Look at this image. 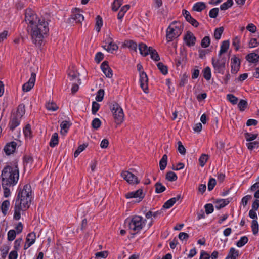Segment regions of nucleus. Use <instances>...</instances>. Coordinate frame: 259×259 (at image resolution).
Segmentation results:
<instances>
[{"instance_id": "obj_1", "label": "nucleus", "mask_w": 259, "mask_h": 259, "mask_svg": "<svg viewBox=\"0 0 259 259\" xmlns=\"http://www.w3.org/2000/svg\"><path fill=\"white\" fill-rule=\"evenodd\" d=\"M25 21L30 29V35L32 42L36 46H40L44 37L49 32L48 23L44 19L41 20L31 9H28L25 12Z\"/></svg>"}, {"instance_id": "obj_2", "label": "nucleus", "mask_w": 259, "mask_h": 259, "mask_svg": "<svg viewBox=\"0 0 259 259\" xmlns=\"http://www.w3.org/2000/svg\"><path fill=\"white\" fill-rule=\"evenodd\" d=\"M2 185L14 186L18 182L19 178V169L15 164L5 166L1 174Z\"/></svg>"}, {"instance_id": "obj_3", "label": "nucleus", "mask_w": 259, "mask_h": 259, "mask_svg": "<svg viewBox=\"0 0 259 259\" xmlns=\"http://www.w3.org/2000/svg\"><path fill=\"white\" fill-rule=\"evenodd\" d=\"M32 190L30 185L26 184L20 189L16 200V203L22 206L24 209H28L31 201Z\"/></svg>"}, {"instance_id": "obj_4", "label": "nucleus", "mask_w": 259, "mask_h": 259, "mask_svg": "<svg viewBox=\"0 0 259 259\" xmlns=\"http://www.w3.org/2000/svg\"><path fill=\"white\" fill-rule=\"evenodd\" d=\"M125 223L128 225L130 229L138 232L145 226L146 220H144L142 217L135 215L132 219H126Z\"/></svg>"}, {"instance_id": "obj_5", "label": "nucleus", "mask_w": 259, "mask_h": 259, "mask_svg": "<svg viewBox=\"0 0 259 259\" xmlns=\"http://www.w3.org/2000/svg\"><path fill=\"white\" fill-rule=\"evenodd\" d=\"M181 25L176 23H171L166 30V40L170 42L178 38L182 33Z\"/></svg>"}, {"instance_id": "obj_6", "label": "nucleus", "mask_w": 259, "mask_h": 259, "mask_svg": "<svg viewBox=\"0 0 259 259\" xmlns=\"http://www.w3.org/2000/svg\"><path fill=\"white\" fill-rule=\"evenodd\" d=\"M227 59L225 56H219L218 58H212V64L214 73L223 74L225 68Z\"/></svg>"}, {"instance_id": "obj_7", "label": "nucleus", "mask_w": 259, "mask_h": 259, "mask_svg": "<svg viewBox=\"0 0 259 259\" xmlns=\"http://www.w3.org/2000/svg\"><path fill=\"white\" fill-rule=\"evenodd\" d=\"M110 109L114 116L115 122L120 124L124 120V115L123 109L117 103H114L110 106Z\"/></svg>"}, {"instance_id": "obj_8", "label": "nucleus", "mask_w": 259, "mask_h": 259, "mask_svg": "<svg viewBox=\"0 0 259 259\" xmlns=\"http://www.w3.org/2000/svg\"><path fill=\"white\" fill-rule=\"evenodd\" d=\"M121 176L129 184H135L139 182L137 177L128 171H122Z\"/></svg>"}, {"instance_id": "obj_9", "label": "nucleus", "mask_w": 259, "mask_h": 259, "mask_svg": "<svg viewBox=\"0 0 259 259\" xmlns=\"http://www.w3.org/2000/svg\"><path fill=\"white\" fill-rule=\"evenodd\" d=\"M125 197L127 199L130 198H137V202H140L144 197V195L143 193V190L141 189H139L136 191H133L131 192H128L125 194Z\"/></svg>"}, {"instance_id": "obj_10", "label": "nucleus", "mask_w": 259, "mask_h": 259, "mask_svg": "<svg viewBox=\"0 0 259 259\" xmlns=\"http://www.w3.org/2000/svg\"><path fill=\"white\" fill-rule=\"evenodd\" d=\"M36 79V74L32 72L31 77L29 80L22 86V90L24 92H27L29 91L34 85Z\"/></svg>"}, {"instance_id": "obj_11", "label": "nucleus", "mask_w": 259, "mask_h": 259, "mask_svg": "<svg viewBox=\"0 0 259 259\" xmlns=\"http://www.w3.org/2000/svg\"><path fill=\"white\" fill-rule=\"evenodd\" d=\"M184 40L189 47L193 46L196 41V37L190 31H187L184 37Z\"/></svg>"}, {"instance_id": "obj_12", "label": "nucleus", "mask_w": 259, "mask_h": 259, "mask_svg": "<svg viewBox=\"0 0 259 259\" xmlns=\"http://www.w3.org/2000/svg\"><path fill=\"white\" fill-rule=\"evenodd\" d=\"M107 44L103 46V48L109 53H112L114 51L117 50L118 48V46L113 42L112 38L110 36H109Z\"/></svg>"}, {"instance_id": "obj_13", "label": "nucleus", "mask_w": 259, "mask_h": 259, "mask_svg": "<svg viewBox=\"0 0 259 259\" xmlns=\"http://www.w3.org/2000/svg\"><path fill=\"white\" fill-rule=\"evenodd\" d=\"M148 76L145 72H141L140 74V86L144 92L148 89Z\"/></svg>"}, {"instance_id": "obj_14", "label": "nucleus", "mask_w": 259, "mask_h": 259, "mask_svg": "<svg viewBox=\"0 0 259 259\" xmlns=\"http://www.w3.org/2000/svg\"><path fill=\"white\" fill-rule=\"evenodd\" d=\"M240 60L236 57H234L231 60V71L232 73L236 74L240 68Z\"/></svg>"}, {"instance_id": "obj_15", "label": "nucleus", "mask_w": 259, "mask_h": 259, "mask_svg": "<svg viewBox=\"0 0 259 259\" xmlns=\"http://www.w3.org/2000/svg\"><path fill=\"white\" fill-rule=\"evenodd\" d=\"M101 68L106 77L108 78H111L112 76V70L109 67L108 62L104 61L101 64Z\"/></svg>"}, {"instance_id": "obj_16", "label": "nucleus", "mask_w": 259, "mask_h": 259, "mask_svg": "<svg viewBox=\"0 0 259 259\" xmlns=\"http://www.w3.org/2000/svg\"><path fill=\"white\" fill-rule=\"evenodd\" d=\"M27 209H23L22 206L15 202L14 206V214L13 218L16 220H18L21 217V211H25Z\"/></svg>"}, {"instance_id": "obj_17", "label": "nucleus", "mask_w": 259, "mask_h": 259, "mask_svg": "<svg viewBox=\"0 0 259 259\" xmlns=\"http://www.w3.org/2000/svg\"><path fill=\"white\" fill-rule=\"evenodd\" d=\"M16 143L15 142H12L10 143L7 144L4 147V150L7 155H10L13 153L16 147Z\"/></svg>"}, {"instance_id": "obj_18", "label": "nucleus", "mask_w": 259, "mask_h": 259, "mask_svg": "<svg viewBox=\"0 0 259 259\" xmlns=\"http://www.w3.org/2000/svg\"><path fill=\"white\" fill-rule=\"evenodd\" d=\"M21 118H18L17 116L13 115L9 122L10 128L11 130H14L17 126L20 124Z\"/></svg>"}, {"instance_id": "obj_19", "label": "nucleus", "mask_w": 259, "mask_h": 259, "mask_svg": "<svg viewBox=\"0 0 259 259\" xmlns=\"http://www.w3.org/2000/svg\"><path fill=\"white\" fill-rule=\"evenodd\" d=\"M181 198V195H177V197L172 198L168 200H167L166 202L164 203L163 205V207L166 209H168L172 207L174 204L177 201H178Z\"/></svg>"}, {"instance_id": "obj_20", "label": "nucleus", "mask_w": 259, "mask_h": 259, "mask_svg": "<svg viewBox=\"0 0 259 259\" xmlns=\"http://www.w3.org/2000/svg\"><path fill=\"white\" fill-rule=\"evenodd\" d=\"M151 47H148L145 44L141 43L139 45V50L141 55L146 56L149 54L151 51Z\"/></svg>"}, {"instance_id": "obj_21", "label": "nucleus", "mask_w": 259, "mask_h": 259, "mask_svg": "<svg viewBox=\"0 0 259 259\" xmlns=\"http://www.w3.org/2000/svg\"><path fill=\"white\" fill-rule=\"evenodd\" d=\"M230 202L229 199H218L214 202L215 207L217 209H220L226 205H227Z\"/></svg>"}, {"instance_id": "obj_22", "label": "nucleus", "mask_w": 259, "mask_h": 259, "mask_svg": "<svg viewBox=\"0 0 259 259\" xmlns=\"http://www.w3.org/2000/svg\"><path fill=\"white\" fill-rule=\"evenodd\" d=\"M71 123L67 121H63L60 124L61 133L62 135H65L70 127Z\"/></svg>"}, {"instance_id": "obj_23", "label": "nucleus", "mask_w": 259, "mask_h": 259, "mask_svg": "<svg viewBox=\"0 0 259 259\" xmlns=\"http://www.w3.org/2000/svg\"><path fill=\"white\" fill-rule=\"evenodd\" d=\"M75 10L76 11V13L72 15V19L74 20L77 23H81L83 21L84 17L82 14L78 13V11H79L78 8H75Z\"/></svg>"}, {"instance_id": "obj_24", "label": "nucleus", "mask_w": 259, "mask_h": 259, "mask_svg": "<svg viewBox=\"0 0 259 259\" xmlns=\"http://www.w3.org/2000/svg\"><path fill=\"white\" fill-rule=\"evenodd\" d=\"M230 43L229 40H225L223 41L221 46V49L219 51L218 56H223V54L227 52L229 47Z\"/></svg>"}, {"instance_id": "obj_25", "label": "nucleus", "mask_w": 259, "mask_h": 259, "mask_svg": "<svg viewBox=\"0 0 259 259\" xmlns=\"http://www.w3.org/2000/svg\"><path fill=\"white\" fill-rule=\"evenodd\" d=\"M68 77L70 80H76L78 81V83H80V80L78 79L79 73L74 70H70L68 73Z\"/></svg>"}, {"instance_id": "obj_26", "label": "nucleus", "mask_w": 259, "mask_h": 259, "mask_svg": "<svg viewBox=\"0 0 259 259\" xmlns=\"http://www.w3.org/2000/svg\"><path fill=\"white\" fill-rule=\"evenodd\" d=\"M25 112V106L24 104H20L19 105L17 112L15 116H17L18 118H21L24 115Z\"/></svg>"}, {"instance_id": "obj_27", "label": "nucleus", "mask_w": 259, "mask_h": 259, "mask_svg": "<svg viewBox=\"0 0 259 259\" xmlns=\"http://www.w3.org/2000/svg\"><path fill=\"white\" fill-rule=\"evenodd\" d=\"M247 60L251 63H255L258 61L259 56L255 53H252L249 54L247 57Z\"/></svg>"}, {"instance_id": "obj_28", "label": "nucleus", "mask_w": 259, "mask_h": 259, "mask_svg": "<svg viewBox=\"0 0 259 259\" xmlns=\"http://www.w3.org/2000/svg\"><path fill=\"white\" fill-rule=\"evenodd\" d=\"M124 46L135 51H136L137 50V44L133 40H128L125 41L124 42Z\"/></svg>"}, {"instance_id": "obj_29", "label": "nucleus", "mask_w": 259, "mask_h": 259, "mask_svg": "<svg viewBox=\"0 0 259 259\" xmlns=\"http://www.w3.org/2000/svg\"><path fill=\"white\" fill-rule=\"evenodd\" d=\"M167 164V156L166 154L163 155L159 162L160 169L161 170H164Z\"/></svg>"}, {"instance_id": "obj_30", "label": "nucleus", "mask_w": 259, "mask_h": 259, "mask_svg": "<svg viewBox=\"0 0 259 259\" xmlns=\"http://www.w3.org/2000/svg\"><path fill=\"white\" fill-rule=\"evenodd\" d=\"M165 179L168 181L173 182L177 180V175L173 171H170L166 173Z\"/></svg>"}, {"instance_id": "obj_31", "label": "nucleus", "mask_w": 259, "mask_h": 259, "mask_svg": "<svg viewBox=\"0 0 259 259\" xmlns=\"http://www.w3.org/2000/svg\"><path fill=\"white\" fill-rule=\"evenodd\" d=\"M10 206V202L9 200H5L2 204L1 210L4 215L7 214V211Z\"/></svg>"}, {"instance_id": "obj_32", "label": "nucleus", "mask_w": 259, "mask_h": 259, "mask_svg": "<svg viewBox=\"0 0 259 259\" xmlns=\"http://www.w3.org/2000/svg\"><path fill=\"white\" fill-rule=\"evenodd\" d=\"M58 134L57 133H55L53 134L50 142V146L51 147H54L58 144Z\"/></svg>"}, {"instance_id": "obj_33", "label": "nucleus", "mask_w": 259, "mask_h": 259, "mask_svg": "<svg viewBox=\"0 0 259 259\" xmlns=\"http://www.w3.org/2000/svg\"><path fill=\"white\" fill-rule=\"evenodd\" d=\"M155 193H161L164 192L166 188L160 182H158L155 184Z\"/></svg>"}, {"instance_id": "obj_34", "label": "nucleus", "mask_w": 259, "mask_h": 259, "mask_svg": "<svg viewBox=\"0 0 259 259\" xmlns=\"http://www.w3.org/2000/svg\"><path fill=\"white\" fill-rule=\"evenodd\" d=\"M96 25H95V30L99 32L100 31L101 28L103 25V21L102 18L98 15L96 17Z\"/></svg>"}, {"instance_id": "obj_35", "label": "nucleus", "mask_w": 259, "mask_h": 259, "mask_svg": "<svg viewBox=\"0 0 259 259\" xmlns=\"http://www.w3.org/2000/svg\"><path fill=\"white\" fill-rule=\"evenodd\" d=\"M205 8V5L203 2L196 3L193 6V9L194 10L197 12H201Z\"/></svg>"}, {"instance_id": "obj_36", "label": "nucleus", "mask_w": 259, "mask_h": 259, "mask_svg": "<svg viewBox=\"0 0 259 259\" xmlns=\"http://www.w3.org/2000/svg\"><path fill=\"white\" fill-rule=\"evenodd\" d=\"M46 108L50 111H55L58 108V106L53 101L48 102L46 105Z\"/></svg>"}, {"instance_id": "obj_37", "label": "nucleus", "mask_w": 259, "mask_h": 259, "mask_svg": "<svg viewBox=\"0 0 259 259\" xmlns=\"http://www.w3.org/2000/svg\"><path fill=\"white\" fill-rule=\"evenodd\" d=\"M251 229L253 232V234L256 235L258 233L259 228H258V224L256 220H253L251 222Z\"/></svg>"}, {"instance_id": "obj_38", "label": "nucleus", "mask_w": 259, "mask_h": 259, "mask_svg": "<svg viewBox=\"0 0 259 259\" xmlns=\"http://www.w3.org/2000/svg\"><path fill=\"white\" fill-rule=\"evenodd\" d=\"M248 103L247 101L241 99L238 104V107L241 111H243L247 108Z\"/></svg>"}, {"instance_id": "obj_39", "label": "nucleus", "mask_w": 259, "mask_h": 259, "mask_svg": "<svg viewBox=\"0 0 259 259\" xmlns=\"http://www.w3.org/2000/svg\"><path fill=\"white\" fill-rule=\"evenodd\" d=\"M149 54L150 55L151 58L154 61H157L160 60V57L155 49H153V48L151 49V51Z\"/></svg>"}, {"instance_id": "obj_40", "label": "nucleus", "mask_w": 259, "mask_h": 259, "mask_svg": "<svg viewBox=\"0 0 259 259\" xmlns=\"http://www.w3.org/2000/svg\"><path fill=\"white\" fill-rule=\"evenodd\" d=\"M36 235L34 232L29 233L26 237V241L28 243H31L32 245L35 241Z\"/></svg>"}, {"instance_id": "obj_41", "label": "nucleus", "mask_w": 259, "mask_h": 259, "mask_svg": "<svg viewBox=\"0 0 259 259\" xmlns=\"http://www.w3.org/2000/svg\"><path fill=\"white\" fill-rule=\"evenodd\" d=\"M239 255V251L236 250L234 248H231L230 249L228 257L231 259H236Z\"/></svg>"}, {"instance_id": "obj_42", "label": "nucleus", "mask_w": 259, "mask_h": 259, "mask_svg": "<svg viewBox=\"0 0 259 259\" xmlns=\"http://www.w3.org/2000/svg\"><path fill=\"white\" fill-rule=\"evenodd\" d=\"M208 155L205 154H202L201 156L200 157V158H199V162L200 165L201 167H203L204 166L206 162L208 160Z\"/></svg>"}, {"instance_id": "obj_43", "label": "nucleus", "mask_w": 259, "mask_h": 259, "mask_svg": "<svg viewBox=\"0 0 259 259\" xmlns=\"http://www.w3.org/2000/svg\"><path fill=\"white\" fill-rule=\"evenodd\" d=\"M233 4V0H227L226 2L223 3L221 6L220 9L222 10H225L231 7Z\"/></svg>"}, {"instance_id": "obj_44", "label": "nucleus", "mask_w": 259, "mask_h": 259, "mask_svg": "<svg viewBox=\"0 0 259 259\" xmlns=\"http://www.w3.org/2000/svg\"><path fill=\"white\" fill-rule=\"evenodd\" d=\"M157 66L158 68L160 70L163 74L166 75L167 73V67L162 63L159 62L157 63Z\"/></svg>"}, {"instance_id": "obj_45", "label": "nucleus", "mask_w": 259, "mask_h": 259, "mask_svg": "<svg viewBox=\"0 0 259 259\" xmlns=\"http://www.w3.org/2000/svg\"><path fill=\"white\" fill-rule=\"evenodd\" d=\"M224 29L222 27L216 28L214 32V36L217 40L220 39L221 35L223 33Z\"/></svg>"}, {"instance_id": "obj_46", "label": "nucleus", "mask_w": 259, "mask_h": 259, "mask_svg": "<svg viewBox=\"0 0 259 259\" xmlns=\"http://www.w3.org/2000/svg\"><path fill=\"white\" fill-rule=\"evenodd\" d=\"M248 238L246 236H243L237 241L236 245L239 247H241L244 246L248 242Z\"/></svg>"}, {"instance_id": "obj_47", "label": "nucleus", "mask_w": 259, "mask_h": 259, "mask_svg": "<svg viewBox=\"0 0 259 259\" xmlns=\"http://www.w3.org/2000/svg\"><path fill=\"white\" fill-rule=\"evenodd\" d=\"M122 0H114L112 5V10L116 11L122 5Z\"/></svg>"}, {"instance_id": "obj_48", "label": "nucleus", "mask_w": 259, "mask_h": 259, "mask_svg": "<svg viewBox=\"0 0 259 259\" xmlns=\"http://www.w3.org/2000/svg\"><path fill=\"white\" fill-rule=\"evenodd\" d=\"M204 73V77L205 79H206L207 80H209L210 79L211 77V69L209 67H206L203 71Z\"/></svg>"}, {"instance_id": "obj_49", "label": "nucleus", "mask_w": 259, "mask_h": 259, "mask_svg": "<svg viewBox=\"0 0 259 259\" xmlns=\"http://www.w3.org/2000/svg\"><path fill=\"white\" fill-rule=\"evenodd\" d=\"M2 188L3 189L4 191V196L6 198L9 197L11 195V191L10 189L9 188V187H11V186L9 185H2ZM12 187H13L12 186Z\"/></svg>"}, {"instance_id": "obj_50", "label": "nucleus", "mask_w": 259, "mask_h": 259, "mask_svg": "<svg viewBox=\"0 0 259 259\" xmlns=\"http://www.w3.org/2000/svg\"><path fill=\"white\" fill-rule=\"evenodd\" d=\"M257 137V134H254L249 133H245V138L247 141H252L255 140Z\"/></svg>"}, {"instance_id": "obj_51", "label": "nucleus", "mask_w": 259, "mask_h": 259, "mask_svg": "<svg viewBox=\"0 0 259 259\" xmlns=\"http://www.w3.org/2000/svg\"><path fill=\"white\" fill-rule=\"evenodd\" d=\"M101 125V121L99 118H96L92 122V126L94 129L97 130L100 127Z\"/></svg>"}, {"instance_id": "obj_52", "label": "nucleus", "mask_w": 259, "mask_h": 259, "mask_svg": "<svg viewBox=\"0 0 259 259\" xmlns=\"http://www.w3.org/2000/svg\"><path fill=\"white\" fill-rule=\"evenodd\" d=\"M210 43V39L209 36H205L202 40L201 45L203 48L208 47Z\"/></svg>"}, {"instance_id": "obj_53", "label": "nucleus", "mask_w": 259, "mask_h": 259, "mask_svg": "<svg viewBox=\"0 0 259 259\" xmlns=\"http://www.w3.org/2000/svg\"><path fill=\"white\" fill-rule=\"evenodd\" d=\"M17 233L15 230H10L9 231L7 234L8 240L12 241L14 240L16 237Z\"/></svg>"}, {"instance_id": "obj_54", "label": "nucleus", "mask_w": 259, "mask_h": 259, "mask_svg": "<svg viewBox=\"0 0 259 259\" xmlns=\"http://www.w3.org/2000/svg\"><path fill=\"white\" fill-rule=\"evenodd\" d=\"M104 95V91L102 89H100L97 93L96 97V100L98 102L102 101Z\"/></svg>"}, {"instance_id": "obj_55", "label": "nucleus", "mask_w": 259, "mask_h": 259, "mask_svg": "<svg viewBox=\"0 0 259 259\" xmlns=\"http://www.w3.org/2000/svg\"><path fill=\"white\" fill-rule=\"evenodd\" d=\"M227 99L233 105L236 104L238 100V98L233 94H228Z\"/></svg>"}, {"instance_id": "obj_56", "label": "nucleus", "mask_w": 259, "mask_h": 259, "mask_svg": "<svg viewBox=\"0 0 259 259\" xmlns=\"http://www.w3.org/2000/svg\"><path fill=\"white\" fill-rule=\"evenodd\" d=\"M87 145L85 144L80 145L74 152V157H77L79 154L85 149Z\"/></svg>"}, {"instance_id": "obj_57", "label": "nucleus", "mask_w": 259, "mask_h": 259, "mask_svg": "<svg viewBox=\"0 0 259 259\" xmlns=\"http://www.w3.org/2000/svg\"><path fill=\"white\" fill-rule=\"evenodd\" d=\"M219 13V8H214L210 10L209 13V16L210 17L215 18L217 17Z\"/></svg>"}, {"instance_id": "obj_58", "label": "nucleus", "mask_w": 259, "mask_h": 259, "mask_svg": "<svg viewBox=\"0 0 259 259\" xmlns=\"http://www.w3.org/2000/svg\"><path fill=\"white\" fill-rule=\"evenodd\" d=\"M259 45V38H253L251 39L249 42V47L254 48Z\"/></svg>"}, {"instance_id": "obj_59", "label": "nucleus", "mask_w": 259, "mask_h": 259, "mask_svg": "<svg viewBox=\"0 0 259 259\" xmlns=\"http://www.w3.org/2000/svg\"><path fill=\"white\" fill-rule=\"evenodd\" d=\"M108 256V252L106 251H103L101 252H98L95 253L96 258H106Z\"/></svg>"}, {"instance_id": "obj_60", "label": "nucleus", "mask_w": 259, "mask_h": 259, "mask_svg": "<svg viewBox=\"0 0 259 259\" xmlns=\"http://www.w3.org/2000/svg\"><path fill=\"white\" fill-rule=\"evenodd\" d=\"M216 185V181L213 178L210 179L208 183V190L211 191Z\"/></svg>"}, {"instance_id": "obj_61", "label": "nucleus", "mask_w": 259, "mask_h": 259, "mask_svg": "<svg viewBox=\"0 0 259 259\" xmlns=\"http://www.w3.org/2000/svg\"><path fill=\"white\" fill-rule=\"evenodd\" d=\"M240 38L238 37H236L233 39L232 45L235 48L236 50H238L240 46Z\"/></svg>"}, {"instance_id": "obj_62", "label": "nucleus", "mask_w": 259, "mask_h": 259, "mask_svg": "<svg viewBox=\"0 0 259 259\" xmlns=\"http://www.w3.org/2000/svg\"><path fill=\"white\" fill-rule=\"evenodd\" d=\"M204 207L205 209V212L207 214L211 213L214 210L213 206L210 203L206 204Z\"/></svg>"}, {"instance_id": "obj_63", "label": "nucleus", "mask_w": 259, "mask_h": 259, "mask_svg": "<svg viewBox=\"0 0 259 259\" xmlns=\"http://www.w3.org/2000/svg\"><path fill=\"white\" fill-rule=\"evenodd\" d=\"M252 198V196L250 195H247L244 197H243L241 200V204L243 205L244 207L246 206L247 204L248 201L251 200Z\"/></svg>"}, {"instance_id": "obj_64", "label": "nucleus", "mask_w": 259, "mask_h": 259, "mask_svg": "<svg viewBox=\"0 0 259 259\" xmlns=\"http://www.w3.org/2000/svg\"><path fill=\"white\" fill-rule=\"evenodd\" d=\"M178 150L180 154L184 155L186 153V149L184 146L183 145L181 141L178 142Z\"/></svg>"}]
</instances>
